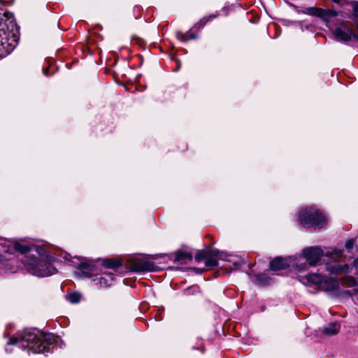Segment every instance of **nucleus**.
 <instances>
[{"label":"nucleus","mask_w":358,"mask_h":358,"mask_svg":"<svg viewBox=\"0 0 358 358\" xmlns=\"http://www.w3.org/2000/svg\"><path fill=\"white\" fill-rule=\"evenodd\" d=\"M113 280V278L110 274L107 275L106 277L99 278V283L101 285H102L103 287L110 285Z\"/></svg>","instance_id":"obj_19"},{"label":"nucleus","mask_w":358,"mask_h":358,"mask_svg":"<svg viewBox=\"0 0 358 358\" xmlns=\"http://www.w3.org/2000/svg\"><path fill=\"white\" fill-rule=\"evenodd\" d=\"M341 282L343 285L348 287H352L357 285V280L351 276H346L341 279Z\"/></svg>","instance_id":"obj_18"},{"label":"nucleus","mask_w":358,"mask_h":358,"mask_svg":"<svg viewBox=\"0 0 358 358\" xmlns=\"http://www.w3.org/2000/svg\"><path fill=\"white\" fill-rule=\"evenodd\" d=\"M199 291V288L197 287H192L186 289L184 291V294L185 295H190L192 294H194L195 292H197Z\"/></svg>","instance_id":"obj_25"},{"label":"nucleus","mask_w":358,"mask_h":358,"mask_svg":"<svg viewBox=\"0 0 358 358\" xmlns=\"http://www.w3.org/2000/svg\"><path fill=\"white\" fill-rule=\"evenodd\" d=\"M352 38H354L356 41H358V35H355L352 33Z\"/></svg>","instance_id":"obj_30"},{"label":"nucleus","mask_w":358,"mask_h":358,"mask_svg":"<svg viewBox=\"0 0 358 358\" xmlns=\"http://www.w3.org/2000/svg\"><path fill=\"white\" fill-rule=\"evenodd\" d=\"M357 285H358V278H357Z\"/></svg>","instance_id":"obj_38"},{"label":"nucleus","mask_w":358,"mask_h":358,"mask_svg":"<svg viewBox=\"0 0 358 358\" xmlns=\"http://www.w3.org/2000/svg\"><path fill=\"white\" fill-rule=\"evenodd\" d=\"M312 14L328 21L330 18L337 15V12L333 9H324L320 8H313Z\"/></svg>","instance_id":"obj_7"},{"label":"nucleus","mask_w":358,"mask_h":358,"mask_svg":"<svg viewBox=\"0 0 358 358\" xmlns=\"http://www.w3.org/2000/svg\"><path fill=\"white\" fill-rule=\"evenodd\" d=\"M354 15L358 17V3H355L353 6Z\"/></svg>","instance_id":"obj_28"},{"label":"nucleus","mask_w":358,"mask_h":358,"mask_svg":"<svg viewBox=\"0 0 358 358\" xmlns=\"http://www.w3.org/2000/svg\"><path fill=\"white\" fill-rule=\"evenodd\" d=\"M131 269L135 272L154 271L155 266L146 258H138L131 262Z\"/></svg>","instance_id":"obj_4"},{"label":"nucleus","mask_w":358,"mask_h":358,"mask_svg":"<svg viewBox=\"0 0 358 358\" xmlns=\"http://www.w3.org/2000/svg\"><path fill=\"white\" fill-rule=\"evenodd\" d=\"M207 250H201L195 257V260L197 262H201L206 259Z\"/></svg>","instance_id":"obj_24"},{"label":"nucleus","mask_w":358,"mask_h":358,"mask_svg":"<svg viewBox=\"0 0 358 358\" xmlns=\"http://www.w3.org/2000/svg\"><path fill=\"white\" fill-rule=\"evenodd\" d=\"M55 341L51 334H44L40 331H26L20 338H11L8 345H18L22 349H27L28 352L42 353L49 352L50 345Z\"/></svg>","instance_id":"obj_1"},{"label":"nucleus","mask_w":358,"mask_h":358,"mask_svg":"<svg viewBox=\"0 0 358 358\" xmlns=\"http://www.w3.org/2000/svg\"><path fill=\"white\" fill-rule=\"evenodd\" d=\"M5 259V257H3L2 255H0V262H2Z\"/></svg>","instance_id":"obj_34"},{"label":"nucleus","mask_w":358,"mask_h":358,"mask_svg":"<svg viewBox=\"0 0 358 358\" xmlns=\"http://www.w3.org/2000/svg\"><path fill=\"white\" fill-rule=\"evenodd\" d=\"M257 283L262 285H267L269 282L268 278L265 274L255 275Z\"/></svg>","instance_id":"obj_20"},{"label":"nucleus","mask_w":358,"mask_h":358,"mask_svg":"<svg viewBox=\"0 0 358 358\" xmlns=\"http://www.w3.org/2000/svg\"><path fill=\"white\" fill-rule=\"evenodd\" d=\"M81 295L78 293L74 292L67 296V299L72 303H78L80 300Z\"/></svg>","instance_id":"obj_23"},{"label":"nucleus","mask_w":358,"mask_h":358,"mask_svg":"<svg viewBox=\"0 0 358 358\" xmlns=\"http://www.w3.org/2000/svg\"><path fill=\"white\" fill-rule=\"evenodd\" d=\"M303 255L310 266H315L323 255V250L319 247H310L303 250Z\"/></svg>","instance_id":"obj_5"},{"label":"nucleus","mask_w":358,"mask_h":358,"mask_svg":"<svg viewBox=\"0 0 358 358\" xmlns=\"http://www.w3.org/2000/svg\"><path fill=\"white\" fill-rule=\"evenodd\" d=\"M354 245H355V239L352 238V239H350L347 241L346 244H345V248L350 251L351 249H352V248L354 247Z\"/></svg>","instance_id":"obj_27"},{"label":"nucleus","mask_w":358,"mask_h":358,"mask_svg":"<svg viewBox=\"0 0 358 358\" xmlns=\"http://www.w3.org/2000/svg\"><path fill=\"white\" fill-rule=\"evenodd\" d=\"M14 249L16 251L21 252L22 254L26 253L31 250V248L27 245H21L20 243H15Z\"/></svg>","instance_id":"obj_22"},{"label":"nucleus","mask_w":358,"mask_h":358,"mask_svg":"<svg viewBox=\"0 0 358 358\" xmlns=\"http://www.w3.org/2000/svg\"><path fill=\"white\" fill-rule=\"evenodd\" d=\"M103 264L108 268H115L121 265L120 261L113 259H107L103 261Z\"/></svg>","instance_id":"obj_17"},{"label":"nucleus","mask_w":358,"mask_h":358,"mask_svg":"<svg viewBox=\"0 0 358 358\" xmlns=\"http://www.w3.org/2000/svg\"><path fill=\"white\" fill-rule=\"evenodd\" d=\"M185 259H192V255L190 253L184 251H178L176 252V257L174 260L176 262H180Z\"/></svg>","instance_id":"obj_15"},{"label":"nucleus","mask_w":358,"mask_h":358,"mask_svg":"<svg viewBox=\"0 0 358 358\" xmlns=\"http://www.w3.org/2000/svg\"><path fill=\"white\" fill-rule=\"evenodd\" d=\"M6 29H0V57H5L9 54L15 48V42L13 39L8 40L9 42L1 41V38L6 37L5 35Z\"/></svg>","instance_id":"obj_6"},{"label":"nucleus","mask_w":358,"mask_h":358,"mask_svg":"<svg viewBox=\"0 0 358 358\" xmlns=\"http://www.w3.org/2000/svg\"><path fill=\"white\" fill-rule=\"evenodd\" d=\"M78 268L81 270H89L90 271H94L95 270L94 262L92 259H88L86 258H82L80 259V263L77 266Z\"/></svg>","instance_id":"obj_14"},{"label":"nucleus","mask_w":358,"mask_h":358,"mask_svg":"<svg viewBox=\"0 0 358 358\" xmlns=\"http://www.w3.org/2000/svg\"><path fill=\"white\" fill-rule=\"evenodd\" d=\"M289 264L285 259L282 257H276L270 262V268L273 271H279L285 269Z\"/></svg>","instance_id":"obj_10"},{"label":"nucleus","mask_w":358,"mask_h":358,"mask_svg":"<svg viewBox=\"0 0 358 358\" xmlns=\"http://www.w3.org/2000/svg\"><path fill=\"white\" fill-rule=\"evenodd\" d=\"M341 326L338 322H331L328 326L323 327L321 331L323 334L327 336H334L340 330Z\"/></svg>","instance_id":"obj_12"},{"label":"nucleus","mask_w":358,"mask_h":358,"mask_svg":"<svg viewBox=\"0 0 358 358\" xmlns=\"http://www.w3.org/2000/svg\"><path fill=\"white\" fill-rule=\"evenodd\" d=\"M326 268L330 273L334 274L347 273L350 271V267L348 264H339L337 262H328L326 264Z\"/></svg>","instance_id":"obj_9"},{"label":"nucleus","mask_w":358,"mask_h":358,"mask_svg":"<svg viewBox=\"0 0 358 358\" xmlns=\"http://www.w3.org/2000/svg\"><path fill=\"white\" fill-rule=\"evenodd\" d=\"M222 253L217 250H207L205 264L208 267H213L217 265L218 259H222Z\"/></svg>","instance_id":"obj_8"},{"label":"nucleus","mask_w":358,"mask_h":358,"mask_svg":"<svg viewBox=\"0 0 358 358\" xmlns=\"http://www.w3.org/2000/svg\"><path fill=\"white\" fill-rule=\"evenodd\" d=\"M177 38L180 41H187L192 38H194V36L190 31H188L186 34L178 32L177 33Z\"/></svg>","instance_id":"obj_21"},{"label":"nucleus","mask_w":358,"mask_h":358,"mask_svg":"<svg viewBox=\"0 0 358 358\" xmlns=\"http://www.w3.org/2000/svg\"><path fill=\"white\" fill-rule=\"evenodd\" d=\"M6 37H3L1 38V41H4V42H9L8 40L9 39H13L14 40V42H15V47L17 45V42H18V39H19V37L17 36V34H15V33L10 31H8L7 29L5 30V35H4Z\"/></svg>","instance_id":"obj_16"},{"label":"nucleus","mask_w":358,"mask_h":358,"mask_svg":"<svg viewBox=\"0 0 358 358\" xmlns=\"http://www.w3.org/2000/svg\"><path fill=\"white\" fill-rule=\"evenodd\" d=\"M52 257L48 255H40L39 258L28 255L22 259L30 273L39 277L53 275L55 269L52 266Z\"/></svg>","instance_id":"obj_2"},{"label":"nucleus","mask_w":358,"mask_h":358,"mask_svg":"<svg viewBox=\"0 0 358 358\" xmlns=\"http://www.w3.org/2000/svg\"><path fill=\"white\" fill-rule=\"evenodd\" d=\"M354 263H355V266H357V265H358V260H355V261L354 262Z\"/></svg>","instance_id":"obj_35"},{"label":"nucleus","mask_w":358,"mask_h":358,"mask_svg":"<svg viewBox=\"0 0 358 358\" xmlns=\"http://www.w3.org/2000/svg\"><path fill=\"white\" fill-rule=\"evenodd\" d=\"M298 218L301 225L306 228L320 229L327 223L325 215L313 206L301 210L298 214Z\"/></svg>","instance_id":"obj_3"},{"label":"nucleus","mask_w":358,"mask_h":358,"mask_svg":"<svg viewBox=\"0 0 358 358\" xmlns=\"http://www.w3.org/2000/svg\"><path fill=\"white\" fill-rule=\"evenodd\" d=\"M43 73L45 75V76H48V69H45L43 70Z\"/></svg>","instance_id":"obj_33"},{"label":"nucleus","mask_w":358,"mask_h":358,"mask_svg":"<svg viewBox=\"0 0 358 358\" xmlns=\"http://www.w3.org/2000/svg\"><path fill=\"white\" fill-rule=\"evenodd\" d=\"M6 352H10V350H8V347H6Z\"/></svg>","instance_id":"obj_36"},{"label":"nucleus","mask_w":358,"mask_h":358,"mask_svg":"<svg viewBox=\"0 0 358 358\" xmlns=\"http://www.w3.org/2000/svg\"><path fill=\"white\" fill-rule=\"evenodd\" d=\"M330 281H331L332 287H334L337 285V282L336 281L332 280H330Z\"/></svg>","instance_id":"obj_29"},{"label":"nucleus","mask_w":358,"mask_h":358,"mask_svg":"<svg viewBox=\"0 0 358 358\" xmlns=\"http://www.w3.org/2000/svg\"><path fill=\"white\" fill-rule=\"evenodd\" d=\"M347 293L352 296H354L355 303L358 305V289H354L352 292L351 291H348Z\"/></svg>","instance_id":"obj_26"},{"label":"nucleus","mask_w":358,"mask_h":358,"mask_svg":"<svg viewBox=\"0 0 358 358\" xmlns=\"http://www.w3.org/2000/svg\"><path fill=\"white\" fill-rule=\"evenodd\" d=\"M308 282L313 285H321L323 282H327V280L321 274L310 273L306 276Z\"/></svg>","instance_id":"obj_13"},{"label":"nucleus","mask_w":358,"mask_h":358,"mask_svg":"<svg viewBox=\"0 0 358 358\" xmlns=\"http://www.w3.org/2000/svg\"><path fill=\"white\" fill-rule=\"evenodd\" d=\"M334 35L338 41H349L352 39V31L350 29L345 31L341 28H336L334 31Z\"/></svg>","instance_id":"obj_11"},{"label":"nucleus","mask_w":358,"mask_h":358,"mask_svg":"<svg viewBox=\"0 0 358 358\" xmlns=\"http://www.w3.org/2000/svg\"><path fill=\"white\" fill-rule=\"evenodd\" d=\"M332 1L336 3H341L342 2V0H332Z\"/></svg>","instance_id":"obj_32"},{"label":"nucleus","mask_w":358,"mask_h":358,"mask_svg":"<svg viewBox=\"0 0 358 358\" xmlns=\"http://www.w3.org/2000/svg\"><path fill=\"white\" fill-rule=\"evenodd\" d=\"M297 267H298L299 269H303V268H304L303 267H300L299 266H297Z\"/></svg>","instance_id":"obj_37"},{"label":"nucleus","mask_w":358,"mask_h":358,"mask_svg":"<svg viewBox=\"0 0 358 358\" xmlns=\"http://www.w3.org/2000/svg\"><path fill=\"white\" fill-rule=\"evenodd\" d=\"M341 255V251H340V250L335 253L336 257H340Z\"/></svg>","instance_id":"obj_31"}]
</instances>
